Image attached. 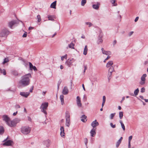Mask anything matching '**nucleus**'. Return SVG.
<instances>
[{
  "label": "nucleus",
  "instance_id": "obj_1",
  "mask_svg": "<svg viewBox=\"0 0 148 148\" xmlns=\"http://www.w3.org/2000/svg\"><path fill=\"white\" fill-rule=\"evenodd\" d=\"M32 77L30 73H28L21 77V79L19 82V84L22 86L24 87L29 84L30 78Z\"/></svg>",
  "mask_w": 148,
  "mask_h": 148
},
{
  "label": "nucleus",
  "instance_id": "obj_2",
  "mask_svg": "<svg viewBox=\"0 0 148 148\" xmlns=\"http://www.w3.org/2000/svg\"><path fill=\"white\" fill-rule=\"evenodd\" d=\"M31 131V128L28 126L22 127L21 128V132L24 134H27Z\"/></svg>",
  "mask_w": 148,
  "mask_h": 148
},
{
  "label": "nucleus",
  "instance_id": "obj_3",
  "mask_svg": "<svg viewBox=\"0 0 148 148\" xmlns=\"http://www.w3.org/2000/svg\"><path fill=\"white\" fill-rule=\"evenodd\" d=\"M48 106V103L45 102L42 103L40 107L41 111L46 115L47 114V112L46 110L47 109Z\"/></svg>",
  "mask_w": 148,
  "mask_h": 148
},
{
  "label": "nucleus",
  "instance_id": "obj_4",
  "mask_svg": "<svg viewBox=\"0 0 148 148\" xmlns=\"http://www.w3.org/2000/svg\"><path fill=\"white\" fill-rule=\"evenodd\" d=\"M9 32L7 29H3L0 33V37H2L7 36L9 34Z\"/></svg>",
  "mask_w": 148,
  "mask_h": 148
},
{
  "label": "nucleus",
  "instance_id": "obj_5",
  "mask_svg": "<svg viewBox=\"0 0 148 148\" xmlns=\"http://www.w3.org/2000/svg\"><path fill=\"white\" fill-rule=\"evenodd\" d=\"M8 137L6 138L3 141V142H5L3 144V145H6V146H11L12 145V143H13V141L11 140H9L6 141L8 139Z\"/></svg>",
  "mask_w": 148,
  "mask_h": 148
},
{
  "label": "nucleus",
  "instance_id": "obj_6",
  "mask_svg": "<svg viewBox=\"0 0 148 148\" xmlns=\"http://www.w3.org/2000/svg\"><path fill=\"white\" fill-rule=\"evenodd\" d=\"M75 61V60L73 58L68 59L66 61L65 64L69 67H70L72 65V63L74 62Z\"/></svg>",
  "mask_w": 148,
  "mask_h": 148
},
{
  "label": "nucleus",
  "instance_id": "obj_7",
  "mask_svg": "<svg viewBox=\"0 0 148 148\" xmlns=\"http://www.w3.org/2000/svg\"><path fill=\"white\" fill-rule=\"evenodd\" d=\"M76 102L77 105L79 108H80L82 107V104L81 102L80 98L79 96L77 97Z\"/></svg>",
  "mask_w": 148,
  "mask_h": 148
},
{
  "label": "nucleus",
  "instance_id": "obj_8",
  "mask_svg": "<svg viewBox=\"0 0 148 148\" xmlns=\"http://www.w3.org/2000/svg\"><path fill=\"white\" fill-rule=\"evenodd\" d=\"M2 118L3 120L5 121L7 124L10 121V119L7 115H4L3 116Z\"/></svg>",
  "mask_w": 148,
  "mask_h": 148
},
{
  "label": "nucleus",
  "instance_id": "obj_9",
  "mask_svg": "<svg viewBox=\"0 0 148 148\" xmlns=\"http://www.w3.org/2000/svg\"><path fill=\"white\" fill-rule=\"evenodd\" d=\"M69 92V91L68 87L66 86H64L62 90V93L63 95H66Z\"/></svg>",
  "mask_w": 148,
  "mask_h": 148
},
{
  "label": "nucleus",
  "instance_id": "obj_10",
  "mask_svg": "<svg viewBox=\"0 0 148 148\" xmlns=\"http://www.w3.org/2000/svg\"><path fill=\"white\" fill-rule=\"evenodd\" d=\"M7 125L9 126L12 127H13L16 126V124L14 120L12 121H10L9 122Z\"/></svg>",
  "mask_w": 148,
  "mask_h": 148
},
{
  "label": "nucleus",
  "instance_id": "obj_11",
  "mask_svg": "<svg viewBox=\"0 0 148 148\" xmlns=\"http://www.w3.org/2000/svg\"><path fill=\"white\" fill-rule=\"evenodd\" d=\"M60 135L61 137H64L65 136V133L64 132V128L63 127L61 126L60 128Z\"/></svg>",
  "mask_w": 148,
  "mask_h": 148
},
{
  "label": "nucleus",
  "instance_id": "obj_12",
  "mask_svg": "<svg viewBox=\"0 0 148 148\" xmlns=\"http://www.w3.org/2000/svg\"><path fill=\"white\" fill-rule=\"evenodd\" d=\"M20 95L22 96L25 97L27 98L29 94V92H21L20 94Z\"/></svg>",
  "mask_w": 148,
  "mask_h": 148
},
{
  "label": "nucleus",
  "instance_id": "obj_13",
  "mask_svg": "<svg viewBox=\"0 0 148 148\" xmlns=\"http://www.w3.org/2000/svg\"><path fill=\"white\" fill-rule=\"evenodd\" d=\"M99 125L98 122L96 120L93 121L91 124V125L93 127V128L98 126Z\"/></svg>",
  "mask_w": 148,
  "mask_h": 148
},
{
  "label": "nucleus",
  "instance_id": "obj_14",
  "mask_svg": "<svg viewBox=\"0 0 148 148\" xmlns=\"http://www.w3.org/2000/svg\"><path fill=\"white\" fill-rule=\"evenodd\" d=\"M100 5V3L99 2H97V4H93L92 5V7L93 9L97 10L99 9Z\"/></svg>",
  "mask_w": 148,
  "mask_h": 148
},
{
  "label": "nucleus",
  "instance_id": "obj_15",
  "mask_svg": "<svg viewBox=\"0 0 148 148\" xmlns=\"http://www.w3.org/2000/svg\"><path fill=\"white\" fill-rule=\"evenodd\" d=\"M132 136H131L129 137L128 138V148H135L134 147H131V141L132 139Z\"/></svg>",
  "mask_w": 148,
  "mask_h": 148
},
{
  "label": "nucleus",
  "instance_id": "obj_16",
  "mask_svg": "<svg viewBox=\"0 0 148 148\" xmlns=\"http://www.w3.org/2000/svg\"><path fill=\"white\" fill-rule=\"evenodd\" d=\"M29 64L30 69L31 70H32L33 69L34 71H37V69L35 66H33L32 63L30 62H29Z\"/></svg>",
  "mask_w": 148,
  "mask_h": 148
},
{
  "label": "nucleus",
  "instance_id": "obj_17",
  "mask_svg": "<svg viewBox=\"0 0 148 148\" xmlns=\"http://www.w3.org/2000/svg\"><path fill=\"white\" fill-rule=\"evenodd\" d=\"M101 50L102 53L104 54H105L106 55H109L111 54V52L110 51H106L104 50L103 48H102Z\"/></svg>",
  "mask_w": 148,
  "mask_h": 148
},
{
  "label": "nucleus",
  "instance_id": "obj_18",
  "mask_svg": "<svg viewBox=\"0 0 148 148\" xmlns=\"http://www.w3.org/2000/svg\"><path fill=\"white\" fill-rule=\"evenodd\" d=\"M16 23V21H12L9 23L8 24V26L12 28V26L15 24Z\"/></svg>",
  "mask_w": 148,
  "mask_h": 148
},
{
  "label": "nucleus",
  "instance_id": "obj_19",
  "mask_svg": "<svg viewBox=\"0 0 148 148\" xmlns=\"http://www.w3.org/2000/svg\"><path fill=\"white\" fill-rule=\"evenodd\" d=\"M50 140L48 139L44 141L43 142V144L44 145H45L47 147H49L50 145Z\"/></svg>",
  "mask_w": 148,
  "mask_h": 148
},
{
  "label": "nucleus",
  "instance_id": "obj_20",
  "mask_svg": "<svg viewBox=\"0 0 148 148\" xmlns=\"http://www.w3.org/2000/svg\"><path fill=\"white\" fill-rule=\"evenodd\" d=\"M91 136L93 137L95 136L96 134V132L95 129L93 128L90 132Z\"/></svg>",
  "mask_w": 148,
  "mask_h": 148
},
{
  "label": "nucleus",
  "instance_id": "obj_21",
  "mask_svg": "<svg viewBox=\"0 0 148 148\" xmlns=\"http://www.w3.org/2000/svg\"><path fill=\"white\" fill-rule=\"evenodd\" d=\"M113 61H109L107 63L106 65V67L107 68L110 67L111 66H112V65H113Z\"/></svg>",
  "mask_w": 148,
  "mask_h": 148
},
{
  "label": "nucleus",
  "instance_id": "obj_22",
  "mask_svg": "<svg viewBox=\"0 0 148 148\" xmlns=\"http://www.w3.org/2000/svg\"><path fill=\"white\" fill-rule=\"evenodd\" d=\"M87 116L85 115H82L81 117V120L83 122H85L87 121Z\"/></svg>",
  "mask_w": 148,
  "mask_h": 148
},
{
  "label": "nucleus",
  "instance_id": "obj_23",
  "mask_svg": "<svg viewBox=\"0 0 148 148\" xmlns=\"http://www.w3.org/2000/svg\"><path fill=\"white\" fill-rule=\"evenodd\" d=\"M66 114V119H70V114L69 112L66 111L65 113Z\"/></svg>",
  "mask_w": 148,
  "mask_h": 148
},
{
  "label": "nucleus",
  "instance_id": "obj_24",
  "mask_svg": "<svg viewBox=\"0 0 148 148\" xmlns=\"http://www.w3.org/2000/svg\"><path fill=\"white\" fill-rule=\"evenodd\" d=\"M64 96L63 95H61L60 96V99L61 102V104L62 105H63L64 104Z\"/></svg>",
  "mask_w": 148,
  "mask_h": 148
},
{
  "label": "nucleus",
  "instance_id": "obj_25",
  "mask_svg": "<svg viewBox=\"0 0 148 148\" xmlns=\"http://www.w3.org/2000/svg\"><path fill=\"white\" fill-rule=\"evenodd\" d=\"M88 50L87 48V45H86L85 46L84 48V55H86L87 54Z\"/></svg>",
  "mask_w": 148,
  "mask_h": 148
},
{
  "label": "nucleus",
  "instance_id": "obj_26",
  "mask_svg": "<svg viewBox=\"0 0 148 148\" xmlns=\"http://www.w3.org/2000/svg\"><path fill=\"white\" fill-rule=\"evenodd\" d=\"M75 45L72 42L68 45V47L69 48L72 49H74Z\"/></svg>",
  "mask_w": 148,
  "mask_h": 148
},
{
  "label": "nucleus",
  "instance_id": "obj_27",
  "mask_svg": "<svg viewBox=\"0 0 148 148\" xmlns=\"http://www.w3.org/2000/svg\"><path fill=\"white\" fill-rule=\"evenodd\" d=\"M56 1H55L52 3L50 5V7L51 8H55L56 5Z\"/></svg>",
  "mask_w": 148,
  "mask_h": 148
},
{
  "label": "nucleus",
  "instance_id": "obj_28",
  "mask_svg": "<svg viewBox=\"0 0 148 148\" xmlns=\"http://www.w3.org/2000/svg\"><path fill=\"white\" fill-rule=\"evenodd\" d=\"M147 76V75L144 74L141 77V79L142 81H145L146 79L145 77Z\"/></svg>",
  "mask_w": 148,
  "mask_h": 148
},
{
  "label": "nucleus",
  "instance_id": "obj_29",
  "mask_svg": "<svg viewBox=\"0 0 148 148\" xmlns=\"http://www.w3.org/2000/svg\"><path fill=\"white\" fill-rule=\"evenodd\" d=\"M70 119H66V126L68 127H69L70 126Z\"/></svg>",
  "mask_w": 148,
  "mask_h": 148
},
{
  "label": "nucleus",
  "instance_id": "obj_30",
  "mask_svg": "<svg viewBox=\"0 0 148 148\" xmlns=\"http://www.w3.org/2000/svg\"><path fill=\"white\" fill-rule=\"evenodd\" d=\"M53 17L54 16L53 15H49L48 16V18L49 20H51L52 21H54Z\"/></svg>",
  "mask_w": 148,
  "mask_h": 148
},
{
  "label": "nucleus",
  "instance_id": "obj_31",
  "mask_svg": "<svg viewBox=\"0 0 148 148\" xmlns=\"http://www.w3.org/2000/svg\"><path fill=\"white\" fill-rule=\"evenodd\" d=\"M112 75V73L109 72H108L107 77L108 80L109 81L111 78Z\"/></svg>",
  "mask_w": 148,
  "mask_h": 148
},
{
  "label": "nucleus",
  "instance_id": "obj_32",
  "mask_svg": "<svg viewBox=\"0 0 148 148\" xmlns=\"http://www.w3.org/2000/svg\"><path fill=\"white\" fill-rule=\"evenodd\" d=\"M4 130L2 126H0V134H2L4 132Z\"/></svg>",
  "mask_w": 148,
  "mask_h": 148
},
{
  "label": "nucleus",
  "instance_id": "obj_33",
  "mask_svg": "<svg viewBox=\"0 0 148 148\" xmlns=\"http://www.w3.org/2000/svg\"><path fill=\"white\" fill-rule=\"evenodd\" d=\"M119 122L121 124V126L122 128L123 129V131H125V127L124 124L123 123V122L121 120H120Z\"/></svg>",
  "mask_w": 148,
  "mask_h": 148
},
{
  "label": "nucleus",
  "instance_id": "obj_34",
  "mask_svg": "<svg viewBox=\"0 0 148 148\" xmlns=\"http://www.w3.org/2000/svg\"><path fill=\"white\" fill-rule=\"evenodd\" d=\"M114 71V69L113 66H111L108 70V72L112 73V72Z\"/></svg>",
  "mask_w": 148,
  "mask_h": 148
},
{
  "label": "nucleus",
  "instance_id": "obj_35",
  "mask_svg": "<svg viewBox=\"0 0 148 148\" xmlns=\"http://www.w3.org/2000/svg\"><path fill=\"white\" fill-rule=\"evenodd\" d=\"M110 2L112 4L113 6H116L117 4L116 3H115L116 0H110Z\"/></svg>",
  "mask_w": 148,
  "mask_h": 148
},
{
  "label": "nucleus",
  "instance_id": "obj_36",
  "mask_svg": "<svg viewBox=\"0 0 148 148\" xmlns=\"http://www.w3.org/2000/svg\"><path fill=\"white\" fill-rule=\"evenodd\" d=\"M139 92V90L138 88L136 89L134 92V94L135 96L137 95Z\"/></svg>",
  "mask_w": 148,
  "mask_h": 148
},
{
  "label": "nucleus",
  "instance_id": "obj_37",
  "mask_svg": "<svg viewBox=\"0 0 148 148\" xmlns=\"http://www.w3.org/2000/svg\"><path fill=\"white\" fill-rule=\"evenodd\" d=\"M123 112H119V117L120 119L122 118L123 116Z\"/></svg>",
  "mask_w": 148,
  "mask_h": 148
},
{
  "label": "nucleus",
  "instance_id": "obj_38",
  "mask_svg": "<svg viewBox=\"0 0 148 148\" xmlns=\"http://www.w3.org/2000/svg\"><path fill=\"white\" fill-rule=\"evenodd\" d=\"M86 3V0H82L81 2V5L82 6H84Z\"/></svg>",
  "mask_w": 148,
  "mask_h": 148
},
{
  "label": "nucleus",
  "instance_id": "obj_39",
  "mask_svg": "<svg viewBox=\"0 0 148 148\" xmlns=\"http://www.w3.org/2000/svg\"><path fill=\"white\" fill-rule=\"evenodd\" d=\"M14 120L15 121L16 124L18 123H19V122L21 121V120L17 118L14 119Z\"/></svg>",
  "mask_w": 148,
  "mask_h": 148
},
{
  "label": "nucleus",
  "instance_id": "obj_40",
  "mask_svg": "<svg viewBox=\"0 0 148 148\" xmlns=\"http://www.w3.org/2000/svg\"><path fill=\"white\" fill-rule=\"evenodd\" d=\"M67 54H66L64 56H62L61 57V59L62 61H63L64 60V59L65 58L66 60L67 59Z\"/></svg>",
  "mask_w": 148,
  "mask_h": 148
},
{
  "label": "nucleus",
  "instance_id": "obj_41",
  "mask_svg": "<svg viewBox=\"0 0 148 148\" xmlns=\"http://www.w3.org/2000/svg\"><path fill=\"white\" fill-rule=\"evenodd\" d=\"M0 72L3 73V74L5 75L6 74V72L5 70L3 69V70L1 69L0 68Z\"/></svg>",
  "mask_w": 148,
  "mask_h": 148
},
{
  "label": "nucleus",
  "instance_id": "obj_42",
  "mask_svg": "<svg viewBox=\"0 0 148 148\" xmlns=\"http://www.w3.org/2000/svg\"><path fill=\"white\" fill-rule=\"evenodd\" d=\"M102 40L100 37H99V38L98 40L97 41V43L99 44L100 43H102Z\"/></svg>",
  "mask_w": 148,
  "mask_h": 148
},
{
  "label": "nucleus",
  "instance_id": "obj_43",
  "mask_svg": "<svg viewBox=\"0 0 148 148\" xmlns=\"http://www.w3.org/2000/svg\"><path fill=\"white\" fill-rule=\"evenodd\" d=\"M85 23L86 25H88L89 27H90L92 25V24L90 22H86Z\"/></svg>",
  "mask_w": 148,
  "mask_h": 148
},
{
  "label": "nucleus",
  "instance_id": "obj_44",
  "mask_svg": "<svg viewBox=\"0 0 148 148\" xmlns=\"http://www.w3.org/2000/svg\"><path fill=\"white\" fill-rule=\"evenodd\" d=\"M115 114V113H112L110 114V118L111 119H112Z\"/></svg>",
  "mask_w": 148,
  "mask_h": 148
},
{
  "label": "nucleus",
  "instance_id": "obj_45",
  "mask_svg": "<svg viewBox=\"0 0 148 148\" xmlns=\"http://www.w3.org/2000/svg\"><path fill=\"white\" fill-rule=\"evenodd\" d=\"M84 143L86 145V146H87V144L88 143V140L86 138H85L84 139Z\"/></svg>",
  "mask_w": 148,
  "mask_h": 148
},
{
  "label": "nucleus",
  "instance_id": "obj_46",
  "mask_svg": "<svg viewBox=\"0 0 148 148\" xmlns=\"http://www.w3.org/2000/svg\"><path fill=\"white\" fill-rule=\"evenodd\" d=\"M12 74L15 75V76H17L18 75V72L16 71H12Z\"/></svg>",
  "mask_w": 148,
  "mask_h": 148
},
{
  "label": "nucleus",
  "instance_id": "obj_47",
  "mask_svg": "<svg viewBox=\"0 0 148 148\" xmlns=\"http://www.w3.org/2000/svg\"><path fill=\"white\" fill-rule=\"evenodd\" d=\"M121 143V141H120V140H118V141H117V143H116V146L117 147H119V146L120 144V143Z\"/></svg>",
  "mask_w": 148,
  "mask_h": 148
},
{
  "label": "nucleus",
  "instance_id": "obj_48",
  "mask_svg": "<svg viewBox=\"0 0 148 148\" xmlns=\"http://www.w3.org/2000/svg\"><path fill=\"white\" fill-rule=\"evenodd\" d=\"M37 18L38 19V21L39 22H40L41 20V19L40 16L39 15H38L37 16Z\"/></svg>",
  "mask_w": 148,
  "mask_h": 148
},
{
  "label": "nucleus",
  "instance_id": "obj_49",
  "mask_svg": "<svg viewBox=\"0 0 148 148\" xmlns=\"http://www.w3.org/2000/svg\"><path fill=\"white\" fill-rule=\"evenodd\" d=\"M8 58H5L4 59V61L3 62V64H4L8 62Z\"/></svg>",
  "mask_w": 148,
  "mask_h": 148
},
{
  "label": "nucleus",
  "instance_id": "obj_50",
  "mask_svg": "<svg viewBox=\"0 0 148 148\" xmlns=\"http://www.w3.org/2000/svg\"><path fill=\"white\" fill-rule=\"evenodd\" d=\"M110 125L111 127L112 128H114L116 127V125H113L112 123H110Z\"/></svg>",
  "mask_w": 148,
  "mask_h": 148
},
{
  "label": "nucleus",
  "instance_id": "obj_51",
  "mask_svg": "<svg viewBox=\"0 0 148 148\" xmlns=\"http://www.w3.org/2000/svg\"><path fill=\"white\" fill-rule=\"evenodd\" d=\"M145 89L144 87H143L141 88L140 92H142L143 93L145 92Z\"/></svg>",
  "mask_w": 148,
  "mask_h": 148
},
{
  "label": "nucleus",
  "instance_id": "obj_52",
  "mask_svg": "<svg viewBox=\"0 0 148 148\" xmlns=\"http://www.w3.org/2000/svg\"><path fill=\"white\" fill-rule=\"evenodd\" d=\"M106 100V97L105 96H103V102H105Z\"/></svg>",
  "mask_w": 148,
  "mask_h": 148
},
{
  "label": "nucleus",
  "instance_id": "obj_53",
  "mask_svg": "<svg viewBox=\"0 0 148 148\" xmlns=\"http://www.w3.org/2000/svg\"><path fill=\"white\" fill-rule=\"evenodd\" d=\"M27 36V33L26 32H25L23 35L22 36L23 37H26Z\"/></svg>",
  "mask_w": 148,
  "mask_h": 148
},
{
  "label": "nucleus",
  "instance_id": "obj_54",
  "mask_svg": "<svg viewBox=\"0 0 148 148\" xmlns=\"http://www.w3.org/2000/svg\"><path fill=\"white\" fill-rule=\"evenodd\" d=\"M145 81H142V80L140 82V84L141 85H143L145 84Z\"/></svg>",
  "mask_w": 148,
  "mask_h": 148
},
{
  "label": "nucleus",
  "instance_id": "obj_55",
  "mask_svg": "<svg viewBox=\"0 0 148 148\" xmlns=\"http://www.w3.org/2000/svg\"><path fill=\"white\" fill-rule=\"evenodd\" d=\"M15 108H20V106L19 105H16L15 106Z\"/></svg>",
  "mask_w": 148,
  "mask_h": 148
},
{
  "label": "nucleus",
  "instance_id": "obj_56",
  "mask_svg": "<svg viewBox=\"0 0 148 148\" xmlns=\"http://www.w3.org/2000/svg\"><path fill=\"white\" fill-rule=\"evenodd\" d=\"M134 32H130L129 34V36H131L132 34H133V33Z\"/></svg>",
  "mask_w": 148,
  "mask_h": 148
},
{
  "label": "nucleus",
  "instance_id": "obj_57",
  "mask_svg": "<svg viewBox=\"0 0 148 148\" xmlns=\"http://www.w3.org/2000/svg\"><path fill=\"white\" fill-rule=\"evenodd\" d=\"M33 86H32V88H31L29 90L30 92H32L33 90Z\"/></svg>",
  "mask_w": 148,
  "mask_h": 148
},
{
  "label": "nucleus",
  "instance_id": "obj_58",
  "mask_svg": "<svg viewBox=\"0 0 148 148\" xmlns=\"http://www.w3.org/2000/svg\"><path fill=\"white\" fill-rule=\"evenodd\" d=\"M138 18L139 17H136L134 20L135 22H137L138 21Z\"/></svg>",
  "mask_w": 148,
  "mask_h": 148
},
{
  "label": "nucleus",
  "instance_id": "obj_59",
  "mask_svg": "<svg viewBox=\"0 0 148 148\" xmlns=\"http://www.w3.org/2000/svg\"><path fill=\"white\" fill-rule=\"evenodd\" d=\"M116 43V40H114L113 42V45H114Z\"/></svg>",
  "mask_w": 148,
  "mask_h": 148
},
{
  "label": "nucleus",
  "instance_id": "obj_60",
  "mask_svg": "<svg viewBox=\"0 0 148 148\" xmlns=\"http://www.w3.org/2000/svg\"><path fill=\"white\" fill-rule=\"evenodd\" d=\"M82 88H83V90H84V91H85V87H84V84H83L82 85Z\"/></svg>",
  "mask_w": 148,
  "mask_h": 148
},
{
  "label": "nucleus",
  "instance_id": "obj_61",
  "mask_svg": "<svg viewBox=\"0 0 148 148\" xmlns=\"http://www.w3.org/2000/svg\"><path fill=\"white\" fill-rule=\"evenodd\" d=\"M28 121H31L32 119L30 117L28 116Z\"/></svg>",
  "mask_w": 148,
  "mask_h": 148
},
{
  "label": "nucleus",
  "instance_id": "obj_62",
  "mask_svg": "<svg viewBox=\"0 0 148 148\" xmlns=\"http://www.w3.org/2000/svg\"><path fill=\"white\" fill-rule=\"evenodd\" d=\"M46 91H43L42 93V94L43 95H45L46 94Z\"/></svg>",
  "mask_w": 148,
  "mask_h": 148
},
{
  "label": "nucleus",
  "instance_id": "obj_63",
  "mask_svg": "<svg viewBox=\"0 0 148 148\" xmlns=\"http://www.w3.org/2000/svg\"><path fill=\"white\" fill-rule=\"evenodd\" d=\"M56 34H57V33L55 32V33L51 36V37L52 38Z\"/></svg>",
  "mask_w": 148,
  "mask_h": 148
},
{
  "label": "nucleus",
  "instance_id": "obj_64",
  "mask_svg": "<svg viewBox=\"0 0 148 148\" xmlns=\"http://www.w3.org/2000/svg\"><path fill=\"white\" fill-rule=\"evenodd\" d=\"M139 97H140L141 99H143V100H144V99L143 97V96H142L140 95V96H139Z\"/></svg>",
  "mask_w": 148,
  "mask_h": 148
}]
</instances>
